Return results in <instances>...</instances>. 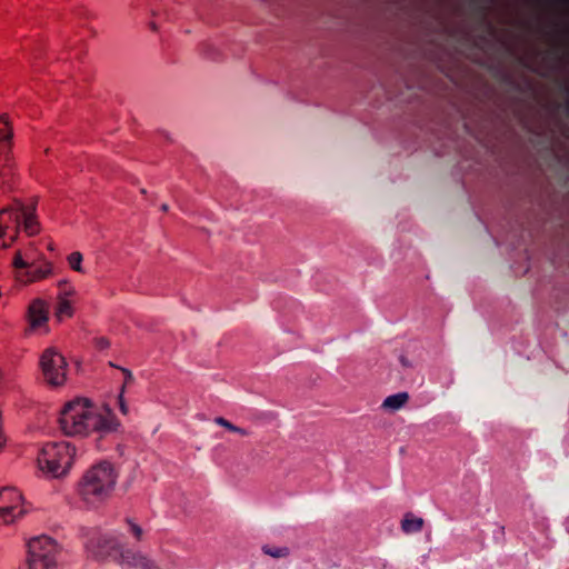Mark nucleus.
<instances>
[{
	"mask_svg": "<svg viewBox=\"0 0 569 569\" xmlns=\"http://www.w3.org/2000/svg\"><path fill=\"white\" fill-rule=\"evenodd\" d=\"M40 367L43 378L49 385L59 387L66 381L67 361L56 349L48 348L43 351Z\"/></svg>",
	"mask_w": 569,
	"mask_h": 569,
	"instance_id": "nucleus-7",
	"label": "nucleus"
},
{
	"mask_svg": "<svg viewBox=\"0 0 569 569\" xmlns=\"http://www.w3.org/2000/svg\"><path fill=\"white\" fill-rule=\"evenodd\" d=\"M26 513L22 495L16 488H2L0 490V521L10 525Z\"/></svg>",
	"mask_w": 569,
	"mask_h": 569,
	"instance_id": "nucleus-8",
	"label": "nucleus"
},
{
	"mask_svg": "<svg viewBox=\"0 0 569 569\" xmlns=\"http://www.w3.org/2000/svg\"><path fill=\"white\" fill-rule=\"evenodd\" d=\"M86 547L97 559L119 557L121 542L117 536L109 532H101L97 529L90 530Z\"/></svg>",
	"mask_w": 569,
	"mask_h": 569,
	"instance_id": "nucleus-6",
	"label": "nucleus"
},
{
	"mask_svg": "<svg viewBox=\"0 0 569 569\" xmlns=\"http://www.w3.org/2000/svg\"><path fill=\"white\" fill-rule=\"evenodd\" d=\"M161 210H162V211H167V210H168V204L163 203V204L161 206Z\"/></svg>",
	"mask_w": 569,
	"mask_h": 569,
	"instance_id": "nucleus-28",
	"label": "nucleus"
},
{
	"mask_svg": "<svg viewBox=\"0 0 569 569\" xmlns=\"http://www.w3.org/2000/svg\"><path fill=\"white\" fill-rule=\"evenodd\" d=\"M96 346H97V348L103 350L110 346V342L107 338L100 337V338L96 339Z\"/></svg>",
	"mask_w": 569,
	"mask_h": 569,
	"instance_id": "nucleus-25",
	"label": "nucleus"
},
{
	"mask_svg": "<svg viewBox=\"0 0 569 569\" xmlns=\"http://www.w3.org/2000/svg\"><path fill=\"white\" fill-rule=\"evenodd\" d=\"M34 212V203L28 207L19 200L0 210V248H9L17 240L21 226L28 236L40 231Z\"/></svg>",
	"mask_w": 569,
	"mask_h": 569,
	"instance_id": "nucleus-2",
	"label": "nucleus"
},
{
	"mask_svg": "<svg viewBox=\"0 0 569 569\" xmlns=\"http://www.w3.org/2000/svg\"><path fill=\"white\" fill-rule=\"evenodd\" d=\"M214 422L226 429H228L229 431H232V430H236L234 429V425L231 423L229 420L224 419L223 417H217L214 419Z\"/></svg>",
	"mask_w": 569,
	"mask_h": 569,
	"instance_id": "nucleus-23",
	"label": "nucleus"
},
{
	"mask_svg": "<svg viewBox=\"0 0 569 569\" xmlns=\"http://www.w3.org/2000/svg\"><path fill=\"white\" fill-rule=\"evenodd\" d=\"M74 453L69 442L46 443L38 455L39 468L53 478L62 477L71 468Z\"/></svg>",
	"mask_w": 569,
	"mask_h": 569,
	"instance_id": "nucleus-4",
	"label": "nucleus"
},
{
	"mask_svg": "<svg viewBox=\"0 0 569 569\" xmlns=\"http://www.w3.org/2000/svg\"><path fill=\"white\" fill-rule=\"evenodd\" d=\"M82 254L79 251H74L68 256V263L70 268L77 272H84L81 266Z\"/></svg>",
	"mask_w": 569,
	"mask_h": 569,
	"instance_id": "nucleus-17",
	"label": "nucleus"
},
{
	"mask_svg": "<svg viewBox=\"0 0 569 569\" xmlns=\"http://www.w3.org/2000/svg\"><path fill=\"white\" fill-rule=\"evenodd\" d=\"M30 326L39 328L48 321V310L46 305L41 300H34L28 311Z\"/></svg>",
	"mask_w": 569,
	"mask_h": 569,
	"instance_id": "nucleus-11",
	"label": "nucleus"
},
{
	"mask_svg": "<svg viewBox=\"0 0 569 569\" xmlns=\"http://www.w3.org/2000/svg\"><path fill=\"white\" fill-rule=\"evenodd\" d=\"M58 421L66 436H87L93 431L107 435L117 431L120 427L110 408H97L84 398L66 403Z\"/></svg>",
	"mask_w": 569,
	"mask_h": 569,
	"instance_id": "nucleus-1",
	"label": "nucleus"
},
{
	"mask_svg": "<svg viewBox=\"0 0 569 569\" xmlns=\"http://www.w3.org/2000/svg\"><path fill=\"white\" fill-rule=\"evenodd\" d=\"M13 267L16 269H24L27 270V268L29 267V260L24 259L22 257V253L20 250H18L16 253H14V258H13Z\"/></svg>",
	"mask_w": 569,
	"mask_h": 569,
	"instance_id": "nucleus-20",
	"label": "nucleus"
},
{
	"mask_svg": "<svg viewBox=\"0 0 569 569\" xmlns=\"http://www.w3.org/2000/svg\"><path fill=\"white\" fill-rule=\"evenodd\" d=\"M560 2L565 6H569V0H560Z\"/></svg>",
	"mask_w": 569,
	"mask_h": 569,
	"instance_id": "nucleus-29",
	"label": "nucleus"
},
{
	"mask_svg": "<svg viewBox=\"0 0 569 569\" xmlns=\"http://www.w3.org/2000/svg\"><path fill=\"white\" fill-rule=\"evenodd\" d=\"M488 26H489L490 31L493 32L495 31L493 27L490 23H488Z\"/></svg>",
	"mask_w": 569,
	"mask_h": 569,
	"instance_id": "nucleus-30",
	"label": "nucleus"
},
{
	"mask_svg": "<svg viewBox=\"0 0 569 569\" xmlns=\"http://www.w3.org/2000/svg\"><path fill=\"white\" fill-rule=\"evenodd\" d=\"M565 107L567 110L569 109V101H566Z\"/></svg>",
	"mask_w": 569,
	"mask_h": 569,
	"instance_id": "nucleus-31",
	"label": "nucleus"
},
{
	"mask_svg": "<svg viewBox=\"0 0 569 569\" xmlns=\"http://www.w3.org/2000/svg\"><path fill=\"white\" fill-rule=\"evenodd\" d=\"M71 295H73V290L71 288H67L66 283H60L59 301L57 305L58 317H70L72 315V306L70 300L67 298Z\"/></svg>",
	"mask_w": 569,
	"mask_h": 569,
	"instance_id": "nucleus-12",
	"label": "nucleus"
},
{
	"mask_svg": "<svg viewBox=\"0 0 569 569\" xmlns=\"http://www.w3.org/2000/svg\"><path fill=\"white\" fill-rule=\"evenodd\" d=\"M13 139V128L7 113L0 116V157L9 159Z\"/></svg>",
	"mask_w": 569,
	"mask_h": 569,
	"instance_id": "nucleus-10",
	"label": "nucleus"
},
{
	"mask_svg": "<svg viewBox=\"0 0 569 569\" xmlns=\"http://www.w3.org/2000/svg\"><path fill=\"white\" fill-rule=\"evenodd\" d=\"M234 429L236 430H232L231 432H236V433H239L241 436H248V431L243 428H240L238 426H234Z\"/></svg>",
	"mask_w": 569,
	"mask_h": 569,
	"instance_id": "nucleus-26",
	"label": "nucleus"
},
{
	"mask_svg": "<svg viewBox=\"0 0 569 569\" xmlns=\"http://www.w3.org/2000/svg\"><path fill=\"white\" fill-rule=\"evenodd\" d=\"M562 89H563V92L566 93V96H568L569 94V86L565 84Z\"/></svg>",
	"mask_w": 569,
	"mask_h": 569,
	"instance_id": "nucleus-27",
	"label": "nucleus"
},
{
	"mask_svg": "<svg viewBox=\"0 0 569 569\" xmlns=\"http://www.w3.org/2000/svg\"><path fill=\"white\" fill-rule=\"evenodd\" d=\"M408 399L409 396L407 392L391 395L383 400L382 407L386 409L398 410L408 401Z\"/></svg>",
	"mask_w": 569,
	"mask_h": 569,
	"instance_id": "nucleus-15",
	"label": "nucleus"
},
{
	"mask_svg": "<svg viewBox=\"0 0 569 569\" xmlns=\"http://www.w3.org/2000/svg\"><path fill=\"white\" fill-rule=\"evenodd\" d=\"M123 376H124V381H123V385L121 387V392H124V389L126 387L131 383L133 381V375L130 370L126 369V368H122L121 369Z\"/></svg>",
	"mask_w": 569,
	"mask_h": 569,
	"instance_id": "nucleus-22",
	"label": "nucleus"
},
{
	"mask_svg": "<svg viewBox=\"0 0 569 569\" xmlns=\"http://www.w3.org/2000/svg\"><path fill=\"white\" fill-rule=\"evenodd\" d=\"M52 272V267L50 263L46 262L41 266H34L29 263V267L26 270V277L28 281H39L47 278Z\"/></svg>",
	"mask_w": 569,
	"mask_h": 569,
	"instance_id": "nucleus-13",
	"label": "nucleus"
},
{
	"mask_svg": "<svg viewBox=\"0 0 569 569\" xmlns=\"http://www.w3.org/2000/svg\"><path fill=\"white\" fill-rule=\"evenodd\" d=\"M118 475L108 461L92 466L81 478L79 493L86 502H97L108 498L117 482Z\"/></svg>",
	"mask_w": 569,
	"mask_h": 569,
	"instance_id": "nucleus-3",
	"label": "nucleus"
},
{
	"mask_svg": "<svg viewBox=\"0 0 569 569\" xmlns=\"http://www.w3.org/2000/svg\"><path fill=\"white\" fill-rule=\"evenodd\" d=\"M127 522L129 525V530L131 532V535L138 540L140 541L142 539V536H143V530L142 528L133 522L131 519H127Z\"/></svg>",
	"mask_w": 569,
	"mask_h": 569,
	"instance_id": "nucleus-21",
	"label": "nucleus"
},
{
	"mask_svg": "<svg viewBox=\"0 0 569 569\" xmlns=\"http://www.w3.org/2000/svg\"><path fill=\"white\" fill-rule=\"evenodd\" d=\"M562 36L565 41L560 44H557L553 47L551 51H549V54L553 56L556 59L560 58V54L565 53L567 51V37H568V30L562 31Z\"/></svg>",
	"mask_w": 569,
	"mask_h": 569,
	"instance_id": "nucleus-19",
	"label": "nucleus"
},
{
	"mask_svg": "<svg viewBox=\"0 0 569 569\" xmlns=\"http://www.w3.org/2000/svg\"><path fill=\"white\" fill-rule=\"evenodd\" d=\"M492 2L493 0H472V3L477 8L482 22H487V6L485 4H490Z\"/></svg>",
	"mask_w": 569,
	"mask_h": 569,
	"instance_id": "nucleus-18",
	"label": "nucleus"
},
{
	"mask_svg": "<svg viewBox=\"0 0 569 569\" xmlns=\"http://www.w3.org/2000/svg\"><path fill=\"white\" fill-rule=\"evenodd\" d=\"M117 562L123 569H160L154 560L132 549L121 550Z\"/></svg>",
	"mask_w": 569,
	"mask_h": 569,
	"instance_id": "nucleus-9",
	"label": "nucleus"
},
{
	"mask_svg": "<svg viewBox=\"0 0 569 569\" xmlns=\"http://www.w3.org/2000/svg\"><path fill=\"white\" fill-rule=\"evenodd\" d=\"M118 401H119V408H120V411L123 413V415H127L128 411H129V408L123 399V392L120 391L119 393V397H118Z\"/></svg>",
	"mask_w": 569,
	"mask_h": 569,
	"instance_id": "nucleus-24",
	"label": "nucleus"
},
{
	"mask_svg": "<svg viewBox=\"0 0 569 569\" xmlns=\"http://www.w3.org/2000/svg\"><path fill=\"white\" fill-rule=\"evenodd\" d=\"M423 527V519L419 517H413L411 513H407L401 521V529L406 533H413L421 531Z\"/></svg>",
	"mask_w": 569,
	"mask_h": 569,
	"instance_id": "nucleus-14",
	"label": "nucleus"
},
{
	"mask_svg": "<svg viewBox=\"0 0 569 569\" xmlns=\"http://www.w3.org/2000/svg\"><path fill=\"white\" fill-rule=\"evenodd\" d=\"M261 550L264 555H268L276 559L286 558L290 553L289 548L286 546L264 545V546H262Z\"/></svg>",
	"mask_w": 569,
	"mask_h": 569,
	"instance_id": "nucleus-16",
	"label": "nucleus"
},
{
	"mask_svg": "<svg viewBox=\"0 0 569 569\" xmlns=\"http://www.w3.org/2000/svg\"><path fill=\"white\" fill-rule=\"evenodd\" d=\"M27 565L29 569H57L60 552L56 540L48 536H39L27 543Z\"/></svg>",
	"mask_w": 569,
	"mask_h": 569,
	"instance_id": "nucleus-5",
	"label": "nucleus"
}]
</instances>
